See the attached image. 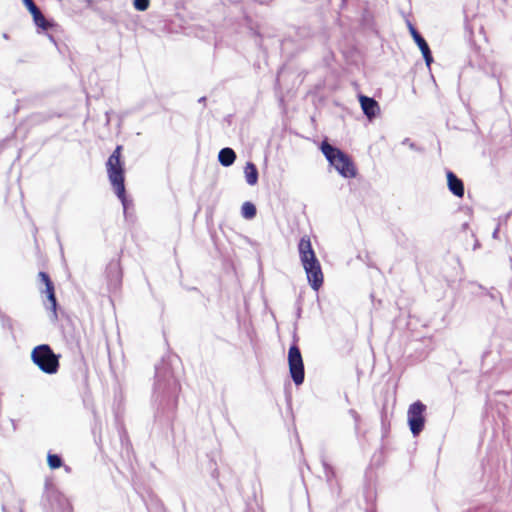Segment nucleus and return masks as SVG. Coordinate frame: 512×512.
Segmentation results:
<instances>
[{
  "mask_svg": "<svg viewBox=\"0 0 512 512\" xmlns=\"http://www.w3.org/2000/svg\"><path fill=\"white\" fill-rule=\"evenodd\" d=\"M298 252L308 283L313 290L318 291L323 284V273L308 236L300 239Z\"/></svg>",
  "mask_w": 512,
  "mask_h": 512,
  "instance_id": "nucleus-1",
  "label": "nucleus"
},
{
  "mask_svg": "<svg viewBox=\"0 0 512 512\" xmlns=\"http://www.w3.org/2000/svg\"><path fill=\"white\" fill-rule=\"evenodd\" d=\"M121 146H117L114 152L109 156L106 162V169L109 181L116 193L117 197L122 202L124 209L127 207V199L125 196L124 185V162L121 160Z\"/></svg>",
  "mask_w": 512,
  "mask_h": 512,
  "instance_id": "nucleus-2",
  "label": "nucleus"
},
{
  "mask_svg": "<svg viewBox=\"0 0 512 512\" xmlns=\"http://www.w3.org/2000/svg\"><path fill=\"white\" fill-rule=\"evenodd\" d=\"M320 149L329 164L344 178H354L357 175V169L351 158L340 149L323 141Z\"/></svg>",
  "mask_w": 512,
  "mask_h": 512,
  "instance_id": "nucleus-3",
  "label": "nucleus"
},
{
  "mask_svg": "<svg viewBox=\"0 0 512 512\" xmlns=\"http://www.w3.org/2000/svg\"><path fill=\"white\" fill-rule=\"evenodd\" d=\"M60 356L55 354L52 349L46 345H38L31 352L33 363L46 374H56L59 369Z\"/></svg>",
  "mask_w": 512,
  "mask_h": 512,
  "instance_id": "nucleus-4",
  "label": "nucleus"
},
{
  "mask_svg": "<svg viewBox=\"0 0 512 512\" xmlns=\"http://www.w3.org/2000/svg\"><path fill=\"white\" fill-rule=\"evenodd\" d=\"M426 406L420 402L411 404L407 411L409 428L414 436H417L424 428Z\"/></svg>",
  "mask_w": 512,
  "mask_h": 512,
  "instance_id": "nucleus-5",
  "label": "nucleus"
},
{
  "mask_svg": "<svg viewBox=\"0 0 512 512\" xmlns=\"http://www.w3.org/2000/svg\"><path fill=\"white\" fill-rule=\"evenodd\" d=\"M288 363L291 377L296 385L304 381V366L300 350L297 346L290 347L288 352Z\"/></svg>",
  "mask_w": 512,
  "mask_h": 512,
  "instance_id": "nucleus-6",
  "label": "nucleus"
},
{
  "mask_svg": "<svg viewBox=\"0 0 512 512\" xmlns=\"http://www.w3.org/2000/svg\"><path fill=\"white\" fill-rule=\"evenodd\" d=\"M39 277L41 278V280L44 282V284L46 286L45 293L47 294V298H48V301H49V304H50V306L48 308L52 311L53 318L56 319V317H57V315H56L57 303H56V298H55V294H54L53 284L50 281V279H49V277H48V275L46 273L40 272L39 273Z\"/></svg>",
  "mask_w": 512,
  "mask_h": 512,
  "instance_id": "nucleus-7",
  "label": "nucleus"
},
{
  "mask_svg": "<svg viewBox=\"0 0 512 512\" xmlns=\"http://www.w3.org/2000/svg\"><path fill=\"white\" fill-rule=\"evenodd\" d=\"M360 105L363 110V113L369 118L372 119L376 117L380 111L378 103L370 97L360 96L359 97Z\"/></svg>",
  "mask_w": 512,
  "mask_h": 512,
  "instance_id": "nucleus-8",
  "label": "nucleus"
},
{
  "mask_svg": "<svg viewBox=\"0 0 512 512\" xmlns=\"http://www.w3.org/2000/svg\"><path fill=\"white\" fill-rule=\"evenodd\" d=\"M447 184L449 190L457 197H463L464 186L462 181L452 172H447Z\"/></svg>",
  "mask_w": 512,
  "mask_h": 512,
  "instance_id": "nucleus-9",
  "label": "nucleus"
},
{
  "mask_svg": "<svg viewBox=\"0 0 512 512\" xmlns=\"http://www.w3.org/2000/svg\"><path fill=\"white\" fill-rule=\"evenodd\" d=\"M244 176L246 183L254 186L258 182V170L252 162H247L244 166Z\"/></svg>",
  "mask_w": 512,
  "mask_h": 512,
  "instance_id": "nucleus-10",
  "label": "nucleus"
},
{
  "mask_svg": "<svg viewBox=\"0 0 512 512\" xmlns=\"http://www.w3.org/2000/svg\"><path fill=\"white\" fill-rule=\"evenodd\" d=\"M415 43L419 47V49L423 55V58L426 62V65L429 67L433 61V58H432L431 51H430V48H429L427 42L425 41V39L422 36H417Z\"/></svg>",
  "mask_w": 512,
  "mask_h": 512,
  "instance_id": "nucleus-11",
  "label": "nucleus"
},
{
  "mask_svg": "<svg viewBox=\"0 0 512 512\" xmlns=\"http://www.w3.org/2000/svg\"><path fill=\"white\" fill-rule=\"evenodd\" d=\"M235 159L236 154L231 148H223L220 150L218 154L219 162L225 167L231 166L234 163Z\"/></svg>",
  "mask_w": 512,
  "mask_h": 512,
  "instance_id": "nucleus-12",
  "label": "nucleus"
},
{
  "mask_svg": "<svg viewBox=\"0 0 512 512\" xmlns=\"http://www.w3.org/2000/svg\"><path fill=\"white\" fill-rule=\"evenodd\" d=\"M32 16H33V20H34V23L46 30L50 27V23L45 19V17L42 15V13L40 12V10L37 8L34 12H31Z\"/></svg>",
  "mask_w": 512,
  "mask_h": 512,
  "instance_id": "nucleus-13",
  "label": "nucleus"
},
{
  "mask_svg": "<svg viewBox=\"0 0 512 512\" xmlns=\"http://www.w3.org/2000/svg\"><path fill=\"white\" fill-rule=\"evenodd\" d=\"M241 215L245 219H253L256 215V207L251 202H245L243 203L241 207Z\"/></svg>",
  "mask_w": 512,
  "mask_h": 512,
  "instance_id": "nucleus-14",
  "label": "nucleus"
},
{
  "mask_svg": "<svg viewBox=\"0 0 512 512\" xmlns=\"http://www.w3.org/2000/svg\"><path fill=\"white\" fill-rule=\"evenodd\" d=\"M47 461L51 469L59 468L62 465L61 459L57 455L49 454Z\"/></svg>",
  "mask_w": 512,
  "mask_h": 512,
  "instance_id": "nucleus-15",
  "label": "nucleus"
},
{
  "mask_svg": "<svg viewBox=\"0 0 512 512\" xmlns=\"http://www.w3.org/2000/svg\"><path fill=\"white\" fill-rule=\"evenodd\" d=\"M150 4L149 0H134L133 5L138 11H145L148 9Z\"/></svg>",
  "mask_w": 512,
  "mask_h": 512,
  "instance_id": "nucleus-16",
  "label": "nucleus"
},
{
  "mask_svg": "<svg viewBox=\"0 0 512 512\" xmlns=\"http://www.w3.org/2000/svg\"><path fill=\"white\" fill-rule=\"evenodd\" d=\"M26 8L29 10V12H34L37 9V6L34 4L32 0H22Z\"/></svg>",
  "mask_w": 512,
  "mask_h": 512,
  "instance_id": "nucleus-17",
  "label": "nucleus"
},
{
  "mask_svg": "<svg viewBox=\"0 0 512 512\" xmlns=\"http://www.w3.org/2000/svg\"><path fill=\"white\" fill-rule=\"evenodd\" d=\"M410 32H411V35H412L414 41H416L417 36H421L413 27H410Z\"/></svg>",
  "mask_w": 512,
  "mask_h": 512,
  "instance_id": "nucleus-18",
  "label": "nucleus"
}]
</instances>
